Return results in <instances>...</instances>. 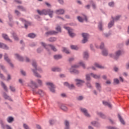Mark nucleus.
<instances>
[{"label": "nucleus", "instance_id": "nucleus-15", "mask_svg": "<svg viewBox=\"0 0 129 129\" xmlns=\"http://www.w3.org/2000/svg\"><path fill=\"white\" fill-rule=\"evenodd\" d=\"M64 86H68L69 88L70 89H73L75 88V86L73 84H71V85H70L68 82H65L64 83Z\"/></svg>", "mask_w": 129, "mask_h": 129}, {"label": "nucleus", "instance_id": "nucleus-3", "mask_svg": "<svg viewBox=\"0 0 129 129\" xmlns=\"http://www.w3.org/2000/svg\"><path fill=\"white\" fill-rule=\"evenodd\" d=\"M55 30L57 31V32H56L55 31H49L46 33V35H56V34H57L58 33L61 32V28H60V27L59 26H57L56 27Z\"/></svg>", "mask_w": 129, "mask_h": 129}, {"label": "nucleus", "instance_id": "nucleus-20", "mask_svg": "<svg viewBox=\"0 0 129 129\" xmlns=\"http://www.w3.org/2000/svg\"><path fill=\"white\" fill-rule=\"evenodd\" d=\"M2 36L5 40H8L9 42H12V40L10 38H8V37L6 34H2Z\"/></svg>", "mask_w": 129, "mask_h": 129}, {"label": "nucleus", "instance_id": "nucleus-56", "mask_svg": "<svg viewBox=\"0 0 129 129\" xmlns=\"http://www.w3.org/2000/svg\"><path fill=\"white\" fill-rule=\"evenodd\" d=\"M5 127H6L7 129H12V127H11V126H10L9 125H6L5 126Z\"/></svg>", "mask_w": 129, "mask_h": 129}, {"label": "nucleus", "instance_id": "nucleus-48", "mask_svg": "<svg viewBox=\"0 0 129 129\" xmlns=\"http://www.w3.org/2000/svg\"><path fill=\"white\" fill-rule=\"evenodd\" d=\"M23 126L25 129H30V127H29V126L28 125H27V124L24 123L23 124Z\"/></svg>", "mask_w": 129, "mask_h": 129}, {"label": "nucleus", "instance_id": "nucleus-64", "mask_svg": "<svg viewBox=\"0 0 129 129\" xmlns=\"http://www.w3.org/2000/svg\"><path fill=\"white\" fill-rule=\"evenodd\" d=\"M126 68L129 69V62L126 64Z\"/></svg>", "mask_w": 129, "mask_h": 129}, {"label": "nucleus", "instance_id": "nucleus-13", "mask_svg": "<svg viewBox=\"0 0 129 129\" xmlns=\"http://www.w3.org/2000/svg\"><path fill=\"white\" fill-rule=\"evenodd\" d=\"M81 111L84 113V115L86 117H90V115L88 113L87 110L85 108H81Z\"/></svg>", "mask_w": 129, "mask_h": 129}, {"label": "nucleus", "instance_id": "nucleus-23", "mask_svg": "<svg viewBox=\"0 0 129 129\" xmlns=\"http://www.w3.org/2000/svg\"><path fill=\"white\" fill-rule=\"evenodd\" d=\"M0 48H3L5 49H8V47L6 45L1 43H0Z\"/></svg>", "mask_w": 129, "mask_h": 129}, {"label": "nucleus", "instance_id": "nucleus-30", "mask_svg": "<svg viewBox=\"0 0 129 129\" xmlns=\"http://www.w3.org/2000/svg\"><path fill=\"white\" fill-rule=\"evenodd\" d=\"M52 71L53 72H60L61 71V70L59 68H53L52 69Z\"/></svg>", "mask_w": 129, "mask_h": 129}, {"label": "nucleus", "instance_id": "nucleus-29", "mask_svg": "<svg viewBox=\"0 0 129 129\" xmlns=\"http://www.w3.org/2000/svg\"><path fill=\"white\" fill-rule=\"evenodd\" d=\"M89 57L88 53L87 51L84 52L83 57L84 59H87Z\"/></svg>", "mask_w": 129, "mask_h": 129}, {"label": "nucleus", "instance_id": "nucleus-27", "mask_svg": "<svg viewBox=\"0 0 129 129\" xmlns=\"http://www.w3.org/2000/svg\"><path fill=\"white\" fill-rule=\"evenodd\" d=\"M103 104H104L105 106H107L108 107L111 108V105L110 103L106 102V101H102Z\"/></svg>", "mask_w": 129, "mask_h": 129}, {"label": "nucleus", "instance_id": "nucleus-40", "mask_svg": "<svg viewBox=\"0 0 129 129\" xmlns=\"http://www.w3.org/2000/svg\"><path fill=\"white\" fill-rule=\"evenodd\" d=\"M98 28L100 31H103V28H102V22H99V25H98Z\"/></svg>", "mask_w": 129, "mask_h": 129}, {"label": "nucleus", "instance_id": "nucleus-32", "mask_svg": "<svg viewBox=\"0 0 129 129\" xmlns=\"http://www.w3.org/2000/svg\"><path fill=\"white\" fill-rule=\"evenodd\" d=\"M102 55L104 56H107V55L108 54L106 49H104V50H102Z\"/></svg>", "mask_w": 129, "mask_h": 129}, {"label": "nucleus", "instance_id": "nucleus-16", "mask_svg": "<svg viewBox=\"0 0 129 129\" xmlns=\"http://www.w3.org/2000/svg\"><path fill=\"white\" fill-rule=\"evenodd\" d=\"M78 19L79 20V21L80 22H83L84 20H86V22H87V17L86 16L84 17V18H82L81 17H80V16L78 17Z\"/></svg>", "mask_w": 129, "mask_h": 129}, {"label": "nucleus", "instance_id": "nucleus-8", "mask_svg": "<svg viewBox=\"0 0 129 129\" xmlns=\"http://www.w3.org/2000/svg\"><path fill=\"white\" fill-rule=\"evenodd\" d=\"M120 18V16H117L115 17V19H113V21H110L108 23V28H110L111 27H112V26H113V25H114V22L115 21H118L119 19Z\"/></svg>", "mask_w": 129, "mask_h": 129}, {"label": "nucleus", "instance_id": "nucleus-42", "mask_svg": "<svg viewBox=\"0 0 129 129\" xmlns=\"http://www.w3.org/2000/svg\"><path fill=\"white\" fill-rule=\"evenodd\" d=\"M90 76H91V75L90 74H87L86 75V80L88 81H90L91 79H90Z\"/></svg>", "mask_w": 129, "mask_h": 129}, {"label": "nucleus", "instance_id": "nucleus-43", "mask_svg": "<svg viewBox=\"0 0 129 129\" xmlns=\"http://www.w3.org/2000/svg\"><path fill=\"white\" fill-rule=\"evenodd\" d=\"M79 64L80 66H82L83 68H86L85 64L83 63V62H80Z\"/></svg>", "mask_w": 129, "mask_h": 129}, {"label": "nucleus", "instance_id": "nucleus-60", "mask_svg": "<svg viewBox=\"0 0 129 129\" xmlns=\"http://www.w3.org/2000/svg\"><path fill=\"white\" fill-rule=\"evenodd\" d=\"M87 85L89 88H92L91 85L90 84V83H87Z\"/></svg>", "mask_w": 129, "mask_h": 129}, {"label": "nucleus", "instance_id": "nucleus-6", "mask_svg": "<svg viewBox=\"0 0 129 129\" xmlns=\"http://www.w3.org/2000/svg\"><path fill=\"white\" fill-rule=\"evenodd\" d=\"M46 85L48 86L51 92L55 93V89H54L55 87L54 86V85L52 83L46 82Z\"/></svg>", "mask_w": 129, "mask_h": 129}, {"label": "nucleus", "instance_id": "nucleus-36", "mask_svg": "<svg viewBox=\"0 0 129 129\" xmlns=\"http://www.w3.org/2000/svg\"><path fill=\"white\" fill-rule=\"evenodd\" d=\"M62 51L65 52L66 54H69L70 52L66 47H62Z\"/></svg>", "mask_w": 129, "mask_h": 129}, {"label": "nucleus", "instance_id": "nucleus-11", "mask_svg": "<svg viewBox=\"0 0 129 129\" xmlns=\"http://www.w3.org/2000/svg\"><path fill=\"white\" fill-rule=\"evenodd\" d=\"M5 60L8 62L12 68H13L14 64L11 63V59L8 57V54H5Z\"/></svg>", "mask_w": 129, "mask_h": 129}, {"label": "nucleus", "instance_id": "nucleus-22", "mask_svg": "<svg viewBox=\"0 0 129 129\" xmlns=\"http://www.w3.org/2000/svg\"><path fill=\"white\" fill-rule=\"evenodd\" d=\"M7 120L9 123H11L12 122H13L14 121V119L13 117L9 116L7 118Z\"/></svg>", "mask_w": 129, "mask_h": 129}, {"label": "nucleus", "instance_id": "nucleus-55", "mask_svg": "<svg viewBox=\"0 0 129 129\" xmlns=\"http://www.w3.org/2000/svg\"><path fill=\"white\" fill-rule=\"evenodd\" d=\"M108 129H118L115 127L108 126Z\"/></svg>", "mask_w": 129, "mask_h": 129}, {"label": "nucleus", "instance_id": "nucleus-37", "mask_svg": "<svg viewBox=\"0 0 129 129\" xmlns=\"http://www.w3.org/2000/svg\"><path fill=\"white\" fill-rule=\"evenodd\" d=\"M96 87L97 90H100L101 88L100 84H99L98 83H96Z\"/></svg>", "mask_w": 129, "mask_h": 129}, {"label": "nucleus", "instance_id": "nucleus-53", "mask_svg": "<svg viewBox=\"0 0 129 129\" xmlns=\"http://www.w3.org/2000/svg\"><path fill=\"white\" fill-rule=\"evenodd\" d=\"M104 47V43H102L100 46V49H103Z\"/></svg>", "mask_w": 129, "mask_h": 129}, {"label": "nucleus", "instance_id": "nucleus-61", "mask_svg": "<svg viewBox=\"0 0 129 129\" xmlns=\"http://www.w3.org/2000/svg\"><path fill=\"white\" fill-rule=\"evenodd\" d=\"M78 99L79 100H82L83 99V96H80V97H79L78 98Z\"/></svg>", "mask_w": 129, "mask_h": 129}, {"label": "nucleus", "instance_id": "nucleus-33", "mask_svg": "<svg viewBox=\"0 0 129 129\" xmlns=\"http://www.w3.org/2000/svg\"><path fill=\"white\" fill-rule=\"evenodd\" d=\"M95 66H96V68H99V69H104V67L99 63H95Z\"/></svg>", "mask_w": 129, "mask_h": 129}, {"label": "nucleus", "instance_id": "nucleus-12", "mask_svg": "<svg viewBox=\"0 0 129 129\" xmlns=\"http://www.w3.org/2000/svg\"><path fill=\"white\" fill-rule=\"evenodd\" d=\"M76 85H77L78 87L81 86L85 83L84 81H82L81 80L77 79L75 80Z\"/></svg>", "mask_w": 129, "mask_h": 129}, {"label": "nucleus", "instance_id": "nucleus-10", "mask_svg": "<svg viewBox=\"0 0 129 129\" xmlns=\"http://www.w3.org/2000/svg\"><path fill=\"white\" fill-rule=\"evenodd\" d=\"M82 36L83 37L82 43H86L88 41V38L89 37L88 34L87 33H82Z\"/></svg>", "mask_w": 129, "mask_h": 129}, {"label": "nucleus", "instance_id": "nucleus-34", "mask_svg": "<svg viewBox=\"0 0 129 129\" xmlns=\"http://www.w3.org/2000/svg\"><path fill=\"white\" fill-rule=\"evenodd\" d=\"M60 108L64 111H67V110H68V108H67V107H66V106L61 105Z\"/></svg>", "mask_w": 129, "mask_h": 129}, {"label": "nucleus", "instance_id": "nucleus-45", "mask_svg": "<svg viewBox=\"0 0 129 129\" xmlns=\"http://www.w3.org/2000/svg\"><path fill=\"white\" fill-rule=\"evenodd\" d=\"M97 114H98V115H99V116H100L101 118H104V117H105L104 115L103 114H102V113H101V112L98 113Z\"/></svg>", "mask_w": 129, "mask_h": 129}, {"label": "nucleus", "instance_id": "nucleus-47", "mask_svg": "<svg viewBox=\"0 0 129 129\" xmlns=\"http://www.w3.org/2000/svg\"><path fill=\"white\" fill-rule=\"evenodd\" d=\"M91 124L95 126H98V123H97V122H96L95 121L92 122Z\"/></svg>", "mask_w": 129, "mask_h": 129}, {"label": "nucleus", "instance_id": "nucleus-49", "mask_svg": "<svg viewBox=\"0 0 129 129\" xmlns=\"http://www.w3.org/2000/svg\"><path fill=\"white\" fill-rule=\"evenodd\" d=\"M37 83L39 85H42V81L40 80H37Z\"/></svg>", "mask_w": 129, "mask_h": 129}, {"label": "nucleus", "instance_id": "nucleus-54", "mask_svg": "<svg viewBox=\"0 0 129 129\" xmlns=\"http://www.w3.org/2000/svg\"><path fill=\"white\" fill-rule=\"evenodd\" d=\"M109 6L112 7L114 6V3L113 2H111L109 3Z\"/></svg>", "mask_w": 129, "mask_h": 129}, {"label": "nucleus", "instance_id": "nucleus-9", "mask_svg": "<svg viewBox=\"0 0 129 129\" xmlns=\"http://www.w3.org/2000/svg\"><path fill=\"white\" fill-rule=\"evenodd\" d=\"M79 66L78 64H74L72 67L71 69L70 70L71 72H74V73L78 74H79V72L75 69L78 68Z\"/></svg>", "mask_w": 129, "mask_h": 129}, {"label": "nucleus", "instance_id": "nucleus-57", "mask_svg": "<svg viewBox=\"0 0 129 129\" xmlns=\"http://www.w3.org/2000/svg\"><path fill=\"white\" fill-rule=\"evenodd\" d=\"M21 74H22L23 76H25V75H26V73H25V72H24V71H23V70H21Z\"/></svg>", "mask_w": 129, "mask_h": 129}, {"label": "nucleus", "instance_id": "nucleus-38", "mask_svg": "<svg viewBox=\"0 0 129 129\" xmlns=\"http://www.w3.org/2000/svg\"><path fill=\"white\" fill-rule=\"evenodd\" d=\"M28 36L29 38H34L36 37V34H34L33 33H30L28 34Z\"/></svg>", "mask_w": 129, "mask_h": 129}, {"label": "nucleus", "instance_id": "nucleus-46", "mask_svg": "<svg viewBox=\"0 0 129 129\" xmlns=\"http://www.w3.org/2000/svg\"><path fill=\"white\" fill-rule=\"evenodd\" d=\"M18 9H20L22 11H24L25 10V9L23 8L22 6H18Z\"/></svg>", "mask_w": 129, "mask_h": 129}, {"label": "nucleus", "instance_id": "nucleus-26", "mask_svg": "<svg viewBox=\"0 0 129 129\" xmlns=\"http://www.w3.org/2000/svg\"><path fill=\"white\" fill-rule=\"evenodd\" d=\"M1 86L6 91H8L7 86L5 85V84L4 82H1Z\"/></svg>", "mask_w": 129, "mask_h": 129}, {"label": "nucleus", "instance_id": "nucleus-25", "mask_svg": "<svg viewBox=\"0 0 129 129\" xmlns=\"http://www.w3.org/2000/svg\"><path fill=\"white\" fill-rule=\"evenodd\" d=\"M62 58V55H60V54H56V55H54V58L55 60H58Z\"/></svg>", "mask_w": 129, "mask_h": 129}, {"label": "nucleus", "instance_id": "nucleus-24", "mask_svg": "<svg viewBox=\"0 0 129 129\" xmlns=\"http://www.w3.org/2000/svg\"><path fill=\"white\" fill-rule=\"evenodd\" d=\"M90 75H91V76H92V77H93L95 79H99V78H100V75H97L94 74L93 73H91Z\"/></svg>", "mask_w": 129, "mask_h": 129}, {"label": "nucleus", "instance_id": "nucleus-41", "mask_svg": "<svg viewBox=\"0 0 129 129\" xmlns=\"http://www.w3.org/2000/svg\"><path fill=\"white\" fill-rule=\"evenodd\" d=\"M71 48L73 50H78V46H74V45H71Z\"/></svg>", "mask_w": 129, "mask_h": 129}, {"label": "nucleus", "instance_id": "nucleus-35", "mask_svg": "<svg viewBox=\"0 0 129 129\" xmlns=\"http://www.w3.org/2000/svg\"><path fill=\"white\" fill-rule=\"evenodd\" d=\"M3 96L6 99H8V100H9L10 101H12V99L10 97H9L6 93H4V94H3Z\"/></svg>", "mask_w": 129, "mask_h": 129}, {"label": "nucleus", "instance_id": "nucleus-17", "mask_svg": "<svg viewBox=\"0 0 129 129\" xmlns=\"http://www.w3.org/2000/svg\"><path fill=\"white\" fill-rule=\"evenodd\" d=\"M122 53V52L118 50L116 52L115 56H114L115 59H117L121 54Z\"/></svg>", "mask_w": 129, "mask_h": 129}, {"label": "nucleus", "instance_id": "nucleus-62", "mask_svg": "<svg viewBox=\"0 0 129 129\" xmlns=\"http://www.w3.org/2000/svg\"><path fill=\"white\" fill-rule=\"evenodd\" d=\"M36 128L37 129H41V127L40 126V125L37 124L36 125Z\"/></svg>", "mask_w": 129, "mask_h": 129}, {"label": "nucleus", "instance_id": "nucleus-63", "mask_svg": "<svg viewBox=\"0 0 129 129\" xmlns=\"http://www.w3.org/2000/svg\"><path fill=\"white\" fill-rule=\"evenodd\" d=\"M45 4L47 6V7H50L51 5H50V4H49V3L46 2Z\"/></svg>", "mask_w": 129, "mask_h": 129}, {"label": "nucleus", "instance_id": "nucleus-7", "mask_svg": "<svg viewBox=\"0 0 129 129\" xmlns=\"http://www.w3.org/2000/svg\"><path fill=\"white\" fill-rule=\"evenodd\" d=\"M64 29L68 31V33L71 37H74L76 36L75 33L73 32V29H70L69 27H64Z\"/></svg>", "mask_w": 129, "mask_h": 129}, {"label": "nucleus", "instance_id": "nucleus-50", "mask_svg": "<svg viewBox=\"0 0 129 129\" xmlns=\"http://www.w3.org/2000/svg\"><path fill=\"white\" fill-rule=\"evenodd\" d=\"M55 121L54 120H51L49 121V123L50 124V125H52L54 124V123H55Z\"/></svg>", "mask_w": 129, "mask_h": 129}, {"label": "nucleus", "instance_id": "nucleus-14", "mask_svg": "<svg viewBox=\"0 0 129 129\" xmlns=\"http://www.w3.org/2000/svg\"><path fill=\"white\" fill-rule=\"evenodd\" d=\"M20 20L21 21H22L23 22H25V28H27L28 26L30 25V23L28 22V21H26V20H24L23 19H20Z\"/></svg>", "mask_w": 129, "mask_h": 129}, {"label": "nucleus", "instance_id": "nucleus-51", "mask_svg": "<svg viewBox=\"0 0 129 129\" xmlns=\"http://www.w3.org/2000/svg\"><path fill=\"white\" fill-rule=\"evenodd\" d=\"M10 90H11V91L12 92H15V89L14 87H12V86H10Z\"/></svg>", "mask_w": 129, "mask_h": 129}, {"label": "nucleus", "instance_id": "nucleus-1", "mask_svg": "<svg viewBox=\"0 0 129 129\" xmlns=\"http://www.w3.org/2000/svg\"><path fill=\"white\" fill-rule=\"evenodd\" d=\"M28 85L29 87H30L33 89V92L34 93H38L40 95L43 93H45L42 90H38V91L36 90V88H38V85L36 84V82H34L33 81H30V82L28 83Z\"/></svg>", "mask_w": 129, "mask_h": 129}, {"label": "nucleus", "instance_id": "nucleus-31", "mask_svg": "<svg viewBox=\"0 0 129 129\" xmlns=\"http://www.w3.org/2000/svg\"><path fill=\"white\" fill-rule=\"evenodd\" d=\"M48 41L50 42H54L56 41V38L55 37H50V38L48 39Z\"/></svg>", "mask_w": 129, "mask_h": 129}, {"label": "nucleus", "instance_id": "nucleus-52", "mask_svg": "<svg viewBox=\"0 0 129 129\" xmlns=\"http://www.w3.org/2000/svg\"><path fill=\"white\" fill-rule=\"evenodd\" d=\"M42 50H43V49H42V47L39 48L37 49V52H38V53H40Z\"/></svg>", "mask_w": 129, "mask_h": 129}, {"label": "nucleus", "instance_id": "nucleus-4", "mask_svg": "<svg viewBox=\"0 0 129 129\" xmlns=\"http://www.w3.org/2000/svg\"><path fill=\"white\" fill-rule=\"evenodd\" d=\"M32 66H33V67L35 68V70H33V72L34 73V76H36V77L38 78H41V76L38 74L37 73H36V71H37V70L38 71H41V69H38L37 68V64L36 63V62L34 61L32 63Z\"/></svg>", "mask_w": 129, "mask_h": 129}, {"label": "nucleus", "instance_id": "nucleus-59", "mask_svg": "<svg viewBox=\"0 0 129 129\" xmlns=\"http://www.w3.org/2000/svg\"><path fill=\"white\" fill-rule=\"evenodd\" d=\"M15 14H16L17 16H19V15L20 14V13L19 11L16 10V11H15Z\"/></svg>", "mask_w": 129, "mask_h": 129}, {"label": "nucleus", "instance_id": "nucleus-2", "mask_svg": "<svg viewBox=\"0 0 129 129\" xmlns=\"http://www.w3.org/2000/svg\"><path fill=\"white\" fill-rule=\"evenodd\" d=\"M37 13L39 15H48L50 17V18H52V15H53V11H51L50 10H43L42 11L40 10H37Z\"/></svg>", "mask_w": 129, "mask_h": 129}, {"label": "nucleus", "instance_id": "nucleus-39", "mask_svg": "<svg viewBox=\"0 0 129 129\" xmlns=\"http://www.w3.org/2000/svg\"><path fill=\"white\" fill-rule=\"evenodd\" d=\"M12 36H13V37L15 41L19 40V37L17 36L16 34L15 33H12Z\"/></svg>", "mask_w": 129, "mask_h": 129}, {"label": "nucleus", "instance_id": "nucleus-44", "mask_svg": "<svg viewBox=\"0 0 129 129\" xmlns=\"http://www.w3.org/2000/svg\"><path fill=\"white\" fill-rule=\"evenodd\" d=\"M114 83H115V84L118 85V84H119V80L118 79H115L114 80Z\"/></svg>", "mask_w": 129, "mask_h": 129}, {"label": "nucleus", "instance_id": "nucleus-21", "mask_svg": "<svg viewBox=\"0 0 129 129\" xmlns=\"http://www.w3.org/2000/svg\"><path fill=\"white\" fill-rule=\"evenodd\" d=\"M118 118L119 119L120 122H121V123H122V124L124 125L125 124V122L123 120V119L122 118L121 115L120 114L118 115Z\"/></svg>", "mask_w": 129, "mask_h": 129}, {"label": "nucleus", "instance_id": "nucleus-58", "mask_svg": "<svg viewBox=\"0 0 129 129\" xmlns=\"http://www.w3.org/2000/svg\"><path fill=\"white\" fill-rule=\"evenodd\" d=\"M0 78H1L2 79H3V80H4V79H5L4 76L2 74H0Z\"/></svg>", "mask_w": 129, "mask_h": 129}, {"label": "nucleus", "instance_id": "nucleus-5", "mask_svg": "<svg viewBox=\"0 0 129 129\" xmlns=\"http://www.w3.org/2000/svg\"><path fill=\"white\" fill-rule=\"evenodd\" d=\"M42 46L45 48V49L47 50V51H49V49L48 48H51L52 50H53L54 51H57V49L55 47V46H54L53 45H46L45 43L44 42H41V43Z\"/></svg>", "mask_w": 129, "mask_h": 129}, {"label": "nucleus", "instance_id": "nucleus-18", "mask_svg": "<svg viewBox=\"0 0 129 129\" xmlns=\"http://www.w3.org/2000/svg\"><path fill=\"white\" fill-rule=\"evenodd\" d=\"M64 13V10H59L56 11V14L57 15H63Z\"/></svg>", "mask_w": 129, "mask_h": 129}, {"label": "nucleus", "instance_id": "nucleus-19", "mask_svg": "<svg viewBox=\"0 0 129 129\" xmlns=\"http://www.w3.org/2000/svg\"><path fill=\"white\" fill-rule=\"evenodd\" d=\"M65 129H70V123L68 120L64 121Z\"/></svg>", "mask_w": 129, "mask_h": 129}, {"label": "nucleus", "instance_id": "nucleus-28", "mask_svg": "<svg viewBox=\"0 0 129 129\" xmlns=\"http://www.w3.org/2000/svg\"><path fill=\"white\" fill-rule=\"evenodd\" d=\"M15 56H16V58H17V59L18 60H19L20 61H23V58L22 56H20L19 54H16Z\"/></svg>", "mask_w": 129, "mask_h": 129}]
</instances>
